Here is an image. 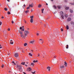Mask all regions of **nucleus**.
<instances>
[{
  "mask_svg": "<svg viewBox=\"0 0 74 74\" xmlns=\"http://www.w3.org/2000/svg\"><path fill=\"white\" fill-rule=\"evenodd\" d=\"M60 14L61 15V17L62 19H64V16L63 15V12L62 11H61L60 12Z\"/></svg>",
  "mask_w": 74,
  "mask_h": 74,
  "instance_id": "1",
  "label": "nucleus"
},
{
  "mask_svg": "<svg viewBox=\"0 0 74 74\" xmlns=\"http://www.w3.org/2000/svg\"><path fill=\"white\" fill-rule=\"evenodd\" d=\"M24 34L26 36H27V34H29V31H25L24 32Z\"/></svg>",
  "mask_w": 74,
  "mask_h": 74,
  "instance_id": "2",
  "label": "nucleus"
},
{
  "mask_svg": "<svg viewBox=\"0 0 74 74\" xmlns=\"http://www.w3.org/2000/svg\"><path fill=\"white\" fill-rule=\"evenodd\" d=\"M17 68H18V69H19V70H22V66H21V65H17Z\"/></svg>",
  "mask_w": 74,
  "mask_h": 74,
  "instance_id": "3",
  "label": "nucleus"
},
{
  "mask_svg": "<svg viewBox=\"0 0 74 74\" xmlns=\"http://www.w3.org/2000/svg\"><path fill=\"white\" fill-rule=\"evenodd\" d=\"M34 16H32L30 17V18H31L30 19V22H31V23H33V18Z\"/></svg>",
  "mask_w": 74,
  "mask_h": 74,
  "instance_id": "4",
  "label": "nucleus"
},
{
  "mask_svg": "<svg viewBox=\"0 0 74 74\" xmlns=\"http://www.w3.org/2000/svg\"><path fill=\"white\" fill-rule=\"evenodd\" d=\"M14 56L16 58H17V57H18V56H19V54H18V53H16L15 54Z\"/></svg>",
  "mask_w": 74,
  "mask_h": 74,
  "instance_id": "5",
  "label": "nucleus"
},
{
  "mask_svg": "<svg viewBox=\"0 0 74 74\" xmlns=\"http://www.w3.org/2000/svg\"><path fill=\"white\" fill-rule=\"evenodd\" d=\"M18 32L20 33L21 35L23 34V32H21L20 30H19Z\"/></svg>",
  "mask_w": 74,
  "mask_h": 74,
  "instance_id": "6",
  "label": "nucleus"
},
{
  "mask_svg": "<svg viewBox=\"0 0 74 74\" xmlns=\"http://www.w3.org/2000/svg\"><path fill=\"white\" fill-rule=\"evenodd\" d=\"M35 41V40H33L32 41H30V43H31V44H33V43H34V42Z\"/></svg>",
  "mask_w": 74,
  "mask_h": 74,
  "instance_id": "7",
  "label": "nucleus"
},
{
  "mask_svg": "<svg viewBox=\"0 0 74 74\" xmlns=\"http://www.w3.org/2000/svg\"><path fill=\"white\" fill-rule=\"evenodd\" d=\"M50 69H51V67H50L49 66H48L47 68V69H48V70L49 71H50Z\"/></svg>",
  "mask_w": 74,
  "mask_h": 74,
  "instance_id": "8",
  "label": "nucleus"
},
{
  "mask_svg": "<svg viewBox=\"0 0 74 74\" xmlns=\"http://www.w3.org/2000/svg\"><path fill=\"white\" fill-rule=\"evenodd\" d=\"M21 37L22 38H24V37H25V36H24V35H23V34L21 35Z\"/></svg>",
  "mask_w": 74,
  "mask_h": 74,
  "instance_id": "9",
  "label": "nucleus"
},
{
  "mask_svg": "<svg viewBox=\"0 0 74 74\" xmlns=\"http://www.w3.org/2000/svg\"><path fill=\"white\" fill-rule=\"evenodd\" d=\"M64 67V66H60V68L61 69H63Z\"/></svg>",
  "mask_w": 74,
  "mask_h": 74,
  "instance_id": "10",
  "label": "nucleus"
},
{
  "mask_svg": "<svg viewBox=\"0 0 74 74\" xmlns=\"http://www.w3.org/2000/svg\"><path fill=\"white\" fill-rule=\"evenodd\" d=\"M68 21H70L71 20V18H68Z\"/></svg>",
  "mask_w": 74,
  "mask_h": 74,
  "instance_id": "11",
  "label": "nucleus"
},
{
  "mask_svg": "<svg viewBox=\"0 0 74 74\" xmlns=\"http://www.w3.org/2000/svg\"><path fill=\"white\" fill-rule=\"evenodd\" d=\"M64 65L66 66V67H67V63H66V61H65L64 62Z\"/></svg>",
  "mask_w": 74,
  "mask_h": 74,
  "instance_id": "12",
  "label": "nucleus"
},
{
  "mask_svg": "<svg viewBox=\"0 0 74 74\" xmlns=\"http://www.w3.org/2000/svg\"><path fill=\"white\" fill-rule=\"evenodd\" d=\"M28 70H29V71H30L32 70V69L30 67H29L28 68Z\"/></svg>",
  "mask_w": 74,
  "mask_h": 74,
  "instance_id": "13",
  "label": "nucleus"
},
{
  "mask_svg": "<svg viewBox=\"0 0 74 74\" xmlns=\"http://www.w3.org/2000/svg\"><path fill=\"white\" fill-rule=\"evenodd\" d=\"M33 63H37V62H38V61L37 60L35 61L34 60L33 61Z\"/></svg>",
  "mask_w": 74,
  "mask_h": 74,
  "instance_id": "14",
  "label": "nucleus"
},
{
  "mask_svg": "<svg viewBox=\"0 0 74 74\" xmlns=\"http://www.w3.org/2000/svg\"><path fill=\"white\" fill-rule=\"evenodd\" d=\"M29 7H33V4H32L31 5H29Z\"/></svg>",
  "mask_w": 74,
  "mask_h": 74,
  "instance_id": "15",
  "label": "nucleus"
},
{
  "mask_svg": "<svg viewBox=\"0 0 74 74\" xmlns=\"http://www.w3.org/2000/svg\"><path fill=\"white\" fill-rule=\"evenodd\" d=\"M70 11L71 13H73V10L71 9H70Z\"/></svg>",
  "mask_w": 74,
  "mask_h": 74,
  "instance_id": "16",
  "label": "nucleus"
},
{
  "mask_svg": "<svg viewBox=\"0 0 74 74\" xmlns=\"http://www.w3.org/2000/svg\"><path fill=\"white\" fill-rule=\"evenodd\" d=\"M67 14H65V15L64 16V18L66 19V18H67Z\"/></svg>",
  "mask_w": 74,
  "mask_h": 74,
  "instance_id": "17",
  "label": "nucleus"
},
{
  "mask_svg": "<svg viewBox=\"0 0 74 74\" xmlns=\"http://www.w3.org/2000/svg\"><path fill=\"white\" fill-rule=\"evenodd\" d=\"M25 62H22L21 63V64H23V65H25Z\"/></svg>",
  "mask_w": 74,
  "mask_h": 74,
  "instance_id": "18",
  "label": "nucleus"
},
{
  "mask_svg": "<svg viewBox=\"0 0 74 74\" xmlns=\"http://www.w3.org/2000/svg\"><path fill=\"white\" fill-rule=\"evenodd\" d=\"M41 7V4H39L38 5V8H40V7Z\"/></svg>",
  "mask_w": 74,
  "mask_h": 74,
  "instance_id": "19",
  "label": "nucleus"
},
{
  "mask_svg": "<svg viewBox=\"0 0 74 74\" xmlns=\"http://www.w3.org/2000/svg\"><path fill=\"white\" fill-rule=\"evenodd\" d=\"M66 29H67V30H68V29H69V26L68 25H67L66 26Z\"/></svg>",
  "mask_w": 74,
  "mask_h": 74,
  "instance_id": "20",
  "label": "nucleus"
},
{
  "mask_svg": "<svg viewBox=\"0 0 74 74\" xmlns=\"http://www.w3.org/2000/svg\"><path fill=\"white\" fill-rule=\"evenodd\" d=\"M66 10H69V7H66L65 8Z\"/></svg>",
  "mask_w": 74,
  "mask_h": 74,
  "instance_id": "21",
  "label": "nucleus"
},
{
  "mask_svg": "<svg viewBox=\"0 0 74 74\" xmlns=\"http://www.w3.org/2000/svg\"><path fill=\"white\" fill-rule=\"evenodd\" d=\"M29 55H30V56H33V55L32 54H31V53H29Z\"/></svg>",
  "mask_w": 74,
  "mask_h": 74,
  "instance_id": "22",
  "label": "nucleus"
},
{
  "mask_svg": "<svg viewBox=\"0 0 74 74\" xmlns=\"http://www.w3.org/2000/svg\"><path fill=\"white\" fill-rule=\"evenodd\" d=\"M71 25H73V24H74V22H73V21H71Z\"/></svg>",
  "mask_w": 74,
  "mask_h": 74,
  "instance_id": "23",
  "label": "nucleus"
},
{
  "mask_svg": "<svg viewBox=\"0 0 74 74\" xmlns=\"http://www.w3.org/2000/svg\"><path fill=\"white\" fill-rule=\"evenodd\" d=\"M4 37L5 39H7V36H5Z\"/></svg>",
  "mask_w": 74,
  "mask_h": 74,
  "instance_id": "24",
  "label": "nucleus"
},
{
  "mask_svg": "<svg viewBox=\"0 0 74 74\" xmlns=\"http://www.w3.org/2000/svg\"><path fill=\"white\" fill-rule=\"evenodd\" d=\"M27 45V43H25L24 44V47H26V46Z\"/></svg>",
  "mask_w": 74,
  "mask_h": 74,
  "instance_id": "25",
  "label": "nucleus"
},
{
  "mask_svg": "<svg viewBox=\"0 0 74 74\" xmlns=\"http://www.w3.org/2000/svg\"><path fill=\"white\" fill-rule=\"evenodd\" d=\"M21 32H24V30H25V29L24 28H23L22 29H21Z\"/></svg>",
  "mask_w": 74,
  "mask_h": 74,
  "instance_id": "26",
  "label": "nucleus"
},
{
  "mask_svg": "<svg viewBox=\"0 0 74 74\" xmlns=\"http://www.w3.org/2000/svg\"><path fill=\"white\" fill-rule=\"evenodd\" d=\"M57 7L59 9H60V6H58Z\"/></svg>",
  "mask_w": 74,
  "mask_h": 74,
  "instance_id": "27",
  "label": "nucleus"
},
{
  "mask_svg": "<svg viewBox=\"0 0 74 74\" xmlns=\"http://www.w3.org/2000/svg\"><path fill=\"white\" fill-rule=\"evenodd\" d=\"M41 11H42V13H43V11H44V9H42L41 10Z\"/></svg>",
  "mask_w": 74,
  "mask_h": 74,
  "instance_id": "28",
  "label": "nucleus"
},
{
  "mask_svg": "<svg viewBox=\"0 0 74 74\" xmlns=\"http://www.w3.org/2000/svg\"><path fill=\"white\" fill-rule=\"evenodd\" d=\"M36 71H35L33 72H32V73L33 74H35V73H36Z\"/></svg>",
  "mask_w": 74,
  "mask_h": 74,
  "instance_id": "29",
  "label": "nucleus"
},
{
  "mask_svg": "<svg viewBox=\"0 0 74 74\" xmlns=\"http://www.w3.org/2000/svg\"><path fill=\"white\" fill-rule=\"evenodd\" d=\"M66 46H67V47H66V49H68V48H69V45H67Z\"/></svg>",
  "mask_w": 74,
  "mask_h": 74,
  "instance_id": "30",
  "label": "nucleus"
},
{
  "mask_svg": "<svg viewBox=\"0 0 74 74\" xmlns=\"http://www.w3.org/2000/svg\"><path fill=\"white\" fill-rule=\"evenodd\" d=\"M32 65V66H34V64L33 63H32L31 64V65Z\"/></svg>",
  "mask_w": 74,
  "mask_h": 74,
  "instance_id": "31",
  "label": "nucleus"
},
{
  "mask_svg": "<svg viewBox=\"0 0 74 74\" xmlns=\"http://www.w3.org/2000/svg\"><path fill=\"white\" fill-rule=\"evenodd\" d=\"M4 10H5V11H7V9L6 8H4Z\"/></svg>",
  "mask_w": 74,
  "mask_h": 74,
  "instance_id": "32",
  "label": "nucleus"
},
{
  "mask_svg": "<svg viewBox=\"0 0 74 74\" xmlns=\"http://www.w3.org/2000/svg\"><path fill=\"white\" fill-rule=\"evenodd\" d=\"M29 11L28 10L26 11L25 12V13H27L28 12H29Z\"/></svg>",
  "mask_w": 74,
  "mask_h": 74,
  "instance_id": "33",
  "label": "nucleus"
},
{
  "mask_svg": "<svg viewBox=\"0 0 74 74\" xmlns=\"http://www.w3.org/2000/svg\"><path fill=\"white\" fill-rule=\"evenodd\" d=\"M10 44H14V42H10Z\"/></svg>",
  "mask_w": 74,
  "mask_h": 74,
  "instance_id": "34",
  "label": "nucleus"
},
{
  "mask_svg": "<svg viewBox=\"0 0 74 74\" xmlns=\"http://www.w3.org/2000/svg\"><path fill=\"white\" fill-rule=\"evenodd\" d=\"M4 64H2V66H1V67H2V68H3V67H4Z\"/></svg>",
  "mask_w": 74,
  "mask_h": 74,
  "instance_id": "35",
  "label": "nucleus"
},
{
  "mask_svg": "<svg viewBox=\"0 0 74 74\" xmlns=\"http://www.w3.org/2000/svg\"><path fill=\"white\" fill-rule=\"evenodd\" d=\"M70 4L71 5H74V3H71Z\"/></svg>",
  "mask_w": 74,
  "mask_h": 74,
  "instance_id": "36",
  "label": "nucleus"
},
{
  "mask_svg": "<svg viewBox=\"0 0 74 74\" xmlns=\"http://www.w3.org/2000/svg\"><path fill=\"white\" fill-rule=\"evenodd\" d=\"M17 49L18 50H19V49H20V48L19 47H18Z\"/></svg>",
  "mask_w": 74,
  "mask_h": 74,
  "instance_id": "37",
  "label": "nucleus"
},
{
  "mask_svg": "<svg viewBox=\"0 0 74 74\" xmlns=\"http://www.w3.org/2000/svg\"><path fill=\"white\" fill-rule=\"evenodd\" d=\"M38 56H40V54L38 53V55L37 56V57H38Z\"/></svg>",
  "mask_w": 74,
  "mask_h": 74,
  "instance_id": "38",
  "label": "nucleus"
},
{
  "mask_svg": "<svg viewBox=\"0 0 74 74\" xmlns=\"http://www.w3.org/2000/svg\"><path fill=\"white\" fill-rule=\"evenodd\" d=\"M8 14L9 15H10V12H8Z\"/></svg>",
  "mask_w": 74,
  "mask_h": 74,
  "instance_id": "39",
  "label": "nucleus"
},
{
  "mask_svg": "<svg viewBox=\"0 0 74 74\" xmlns=\"http://www.w3.org/2000/svg\"><path fill=\"white\" fill-rule=\"evenodd\" d=\"M53 7L54 8H56V7L55 6V5H54Z\"/></svg>",
  "mask_w": 74,
  "mask_h": 74,
  "instance_id": "40",
  "label": "nucleus"
},
{
  "mask_svg": "<svg viewBox=\"0 0 74 74\" xmlns=\"http://www.w3.org/2000/svg\"><path fill=\"white\" fill-rule=\"evenodd\" d=\"M22 27H20V30H22Z\"/></svg>",
  "mask_w": 74,
  "mask_h": 74,
  "instance_id": "41",
  "label": "nucleus"
},
{
  "mask_svg": "<svg viewBox=\"0 0 74 74\" xmlns=\"http://www.w3.org/2000/svg\"><path fill=\"white\" fill-rule=\"evenodd\" d=\"M29 8H30V7H28V8H27V10H28V9H29Z\"/></svg>",
  "mask_w": 74,
  "mask_h": 74,
  "instance_id": "42",
  "label": "nucleus"
},
{
  "mask_svg": "<svg viewBox=\"0 0 74 74\" xmlns=\"http://www.w3.org/2000/svg\"><path fill=\"white\" fill-rule=\"evenodd\" d=\"M8 31H10V28H8Z\"/></svg>",
  "mask_w": 74,
  "mask_h": 74,
  "instance_id": "43",
  "label": "nucleus"
},
{
  "mask_svg": "<svg viewBox=\"0 0 74 74\" xmlns=\"http://www.w3.org/2000/svg\"><path fill=\"white\" fill-rule=\"evenodd\" d=\"M36 35L37 36H38V35H39V34H38V33H37V34H36Z\"/></svg>",
  "mask_w": 74,
  "mask_h": 74,
  "instance_id": "44",
  "label": "nucleus"
},
{
  "mask_svg": "<svg viewBox=\"0 0 74 74\" xmlns=\"http://www.w3.org/2000/svg\"><path fill=\"white\" fill-rule=\"evenodd\" d=\"M61 32H63V29L62 28H61Z\"/></svg>",
  "mask_w": 74,
  "mask_h": 74,
  "instance_id": "45",
  "label": "nucleus"
},
{
  "mask_svg": "<svg viewBox=\"0 0 74 74\" xmlns=\"http://www.w3.org/2000/svg\"><path fill=\"white\" fill-rule=\"evenodd\" d=\"M1 23H2L1 22H0V25H1Z\"/></svg>",
  "mask_w": 74,
  "mask_h": 74,
  "instance_id": "46",
  "label": "nucleus"
},
{
  "mask_svg": "<svg viewBox=\"0 0 74 74\" xmlns=\"http://www.w3.org/2000/svg\"><path fill=\"white\" fill-rule=\"evenodd\" d=\"M24 22L25 23H26V21L24 20Z\"/></svg>",
  "mask_w": 74,
  "mask_h": 74,
  "instance_id": "47",
  "label": "nucleus"
},
{
  "mask_svg": "<svg viewBox=\"0 0 74 74\" xmlns=\"http://www.w3.org/2000/svg\"><path fill=\"white\" fill-rule=\"evenodd\" d=\"M2 48V47H1V45H0V49Z\"/></svg>",
  "mask_w": 74,
  "mask_h": 74,
  "instance_id": "48",
  "label": "nucleus"
},
{
  "mask_svg": "<svg viewBox=\"0 0 74 74\" xmlns=\"http://www.w3.org/2000/svg\"><path fill=\"white\" fill-rule=\"evenodd\" d=\"M12 23H14V21H12Z\"/></svg>",
  "mask_w": 74,
  "mask_h": 74,
  "instance_id": "49",
  "label": "nucleus"
},
{
  "mask_svg": "<svg viewBox=\"0 0 74 74\" xmlns=\"http://www.w3.org/2000/svg\"><path fill=\"white\" fill-rule=\"evenodd\" d=\"M22 28H23V29H24V26H23L22 27Z\"/></svg>",
  "mask_w": 74,
  "mask_h": 74,
  "instance_id": "50",
  "label": "nucleus"
},
{
  "mask_svg": "<svg viewBox=\"0 0 74 74\" xmlns=\"http://www.w3.org/2000/svg\"><path fill=\"white\" fill-rule=\"evenodd\" d=\"M25 6H26V5H25V4L23 5V7H25Z\"/></svg>",
  "mask_w": 74,
  "mask_h": 74,
  "instance_id": "51",
  "label": "nucleus"
},
{
  "mask_svg": "<svg viewBox=\"0 0 74 74\" xmlns=\"http://www.w3.org/2000/svg\"><path fill=\"white\" fill-rule=\"evenodd\" d=\"M40 40H41V41H42V39H39Z\"/></svg>",
  "mask_w": 74,
  "mask_h": 74,
  "instance_id": "52",
  "label": "nucleus"
},
{
  "mask_svg": "<svg viewBox=\"0 0 74 74\" xmlns=\"http://www.w3.org/2000/svg\"><path fill=\"white\" fill-rule=\"evenodd\" d=\"M12 63H15V62L14 61H13L12 62Z\"/></svg>",
  "mask_w": 74,
  "mask_h": 74,
  "instance_id": "53",
  "label": "nucleus"
},
{
  "mask_svg": "<svg viewBox=\"0 0 74 74\" xmlns=\"http://www.w3.org/2000/svg\"><path fill=\"white\" fill-rule=\"evenodd\" d=\"M25 66H26V67H27V65L26 64H25Z\"/></svg>",
  "mask_w": 74,
  "mask_h": 74,
  "instance_id": "54",
  "label": "nucleus"
},
{
  "mask_svg": "<svg viewBox=\"0 0 74 74\" xmlns=\"http://www.w3.org/2000/svg\"><path fill=\"white\" fill-rule=\"evenodd\" d=\"M22 51L23 53H25V51H23V50H22Z\"/></svg>",
  "mask_w": 74,
  "mask_h": 74,
  "instance_id": "55",
  "label": "nucleus"
},
{
  "mask_svg": "<svg viewBox=\"0 0 74 74\" xmlns=\"http://www.w3.org/2000/svg\"><path fill=\"white\" fill-rule=\"evenodd\" d=\"M1 18H4V16H2Z\"/></svg>",
  "mask_w": 74,
  "mask_h": 74,
  "instance_id": "56",
  "label": "nucleus"
},
{
  "mask_svg": "<svg viewBox=\"0 0 74 74\" xmlns=\"http://www.w3.org/2000/svg\"><path fill=\"white\" fill-rule=\"evenodd\" d=\"M23 73L24 74H26V73H25V72H23Z\"/></svg>",
  "mask_w": 74,
  "mask_h": 74,
  "instance_id": "57",
  "label": "nucleus"
},
{
  "mask_svg": "<svg viewBox=\"0 0 74 74\" xmlns=\"http://www.w3.org/2000/svg\"><path fill=\"white\" fill-rule=\"evenodd\" d=\"M7 1H8L10 2V1H9V0H7Z\"/></svg>",
  "mask_w": 74,
  "mask_h": 74,
  "instance_id": "58",
  "label": "nucleus"
},
{
  "mask_svg": "<svg viewBox=\"0 0 74 74\" xmlns=\"http://www.w3.org/2000/svg\"><path fill=\"white\" fill-rule=\"evenodd\" d=\"M31 12H32V11H33V10H31Z\"/></svg>",
  "mask_w": 74,
  "mask_h": 74,
  "instance_id": "59",
  "label": "nucleus"
},
{
  "mask_svg": "<svg viewBox=\"0 0 74 74\" xmlns=\"http://www.w3.org/2000/svg\"><path fill=\"white\" fill-rule=\"evenodd\" d=\"M14 65H16V64L15 63H14Z\"/></svg>",
  "mask_w": 74,
  "mask_h": 74,
  "instance_id": "60",
  "label": "nucleus"
},
{
  "mask_svg": "<svg viewBox=\"0 0 74 74\" xmlns=\"http://www.w3.org/2000/svg\"><path fill=\"white\" fill-rule=\"evenodd\" d=\"M46 5H48V4H47V3H46Z\"/></svg>",
  "mask_w": 74,
  "mask_h": 74,
  "instance_id": "61",
  "label": "nucleus"
},
{
  "mask_svg": "<svg viewBox=\"0 0 74 74\" xmlns=\"http://www.w3.org/2000/svg\"><path fill=\"white\" fill-rule=\"evenodd\" d=\"M73 27H74V24L73 25Z\"/></svg>",
  "mask_w": 74,
  "mask_h": 74,
  "instance_id": "62",
  "label": "nucleus"
},
{
  "mask_svg": "<svg viewBox=\"0 0 74 74\" xmlns=\"http://www.w3.org/2000/svg\"><path fill=\"white\" fill-rule=\"evenodd\" d=\"M31 51H32V52H33V50H31Z\"/></svg>",
  "mask_w": 74,
  "mask_h": 74,
  "instance_id": "63",
  "label": "nucleus"
},
{
  "mask_svg": "<svg viewBox=\"0 0 74 74\" xmlns=\"http://www.w3.org/2000/svg\"><path fill=\"white\" fill-rule=\"evenodd\" d=\"M10 41L11 42V41H12V40H10Z\"/></svg>",
  "mask_w": 74,
  "mask_h": 74,
  "instance_id": "64",
  "label": "nucleus"
}]
</instances>
